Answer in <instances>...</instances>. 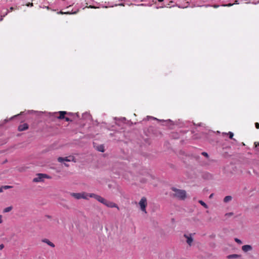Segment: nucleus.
Segmentation results:
<instances>
[{
	"label": "nucleus",
	"instance_id": "nucleus-1",
	"mask_svg": "<svg viewBox=\"0 0 259 259\" xmlns=\"http://www.w3.org/2000/svg\"><path fill=\"white\" fill-rule=\"evenodd\" d=\"M90 197L94 198L95 199H96L98 201L102 203L105 206H106L110 208H113L115 207L117 208L118 209H119V207H118L117 205L115 204V203L108 201L105 198H103L100 195H97L94 193H92L90 194Z\"/></svg>",
	"mask_w": 259,
	"mask_h": 259
},
{
	"label": "nucleus",
	"instance_id": "nucleus-2",
	"mask_svg": "<svg viewBox=\"0 0 259 259\" xmlns=\"http://www.w3.org/2000/svg\"><path fill=\"white\" fill-rule=\"evenodd\" d=\"M171 190L175 192L173 196L180 199L184 200L186 197V192L185 190L178 189L175 187H172Z\"/></svg>",
	"mask_w": 259,
	"mask_h": 259
},
{
	"label": "nucleus",
	"instance_id": "nucleus-3",
	"mask_svg": "<svg viewBox=\"0 0 259 259\" xmlns=\"http://www.w3.org/2000/svg\"><path fill=\"white\" fill-rule=\"evenodd\" d=\"M49 178V176L47 174H37V177L33 179V182L35 183L42 182L43 181L44 179Z\"/></svg>",
	"mask_w": 259,
	"mask_h": 259
},
{
	"label": "nucleus",
	"instance_id": "nucleus-4",
	"mask_svg": "<svg viewBox=\"0 0 259 259\" xmlns=\"http://www.w3.org/2000/svg\"><path fill=\"white\" fill-rule=\"evenodd\" d=\"M139 205L140 206L141 210L146 213V207L147 206V199L145 197H143L140 200L139 203Z\"/></svg>",
	"mask_w": 259,
	"mask_h": 259
},
{
	"label": "nucleus",
	"instance_id": "nucleus-5",
	"mask_svg": "<svg viewBox=\"0 0 259 259\" xmlns=\"http://www.w3.org/2000/svg\"><path fill=\"white\" fill-rule=\"evenodd\" d=\"M58 113H59L60 115L59 116H57V118L59 119H64L65 115L66 114H68V113L66 111H59V112H54V113H51V114L52 115V116L56 117L55 115L56 114H57ZM68 114L72 115V113H68Z\"/></svg>",
	"mask_w": 259,
	"mask_h": 259
},
{
	"label": "nucleus",
	"instance_id": "nucleus-6",
	"mask_svg": "<svg viewBox=\"0 0 259 259\" xmlns=\"http://www.w3.org/2000/svg\"><path fill=\"white\" fill-rule=\"evenodd\" d=\"M24 113H25V111L21 112L20 114L12 116L9 119H5L4 121H3L2 122H0V125L1 126H3L6 123H7L8 121H9V120H11V119H12L13 118H16V117L19 116L21 115H23Z\"/></svg>",
	"mask_w": 259,
	"mask_h": 259
},
{
	"label": "nucleus",
	"instance_id": "nucleus-7",
	"mask_svg": "<svg viewBox=\"0 0 259 259\" xmlns=\"http://www.w3.org/2000/svg\"><path fill=\"white\" fill-rule=\"evenodd\" d=\"M73 159V157L72 156L66 157L64 158L62 157H59L58 158V161L60 162H63L64 161L69 162V161H72Z\"/></svg>",
	"mask_w": 259,
	"mask_h": 259
},
{
	"label": "nucleus",
	"instance_id": "nucleus-8",
	"mask_svg": "<svg viewBox=\"0 0 259 259\" xmlns=\"http://www.w3.org/2000/svg\"><path fill=\"white\" fill-rule=\"evenodd\" d=\"M234 4H239L238 0H235V2L234 3H230L228 4H222V5H221V6H223V7H231V6H233ZM220 6V5H214L212 7L213 8H218Z\"/></svg>",
	"mask_w": 259,
	"mask_h": 259
},
{
	"label": "nucleus",
	"instance_id": "nucleus-9",
	"mask_svg": "<svg viewBox=\"0 0 259 259\" xmlns=\"http://www.w3.org/2000/svg\"><path fill=\"white\" fill-rule=\"evenodd\" d=\"M28 128V125L27 123H24L19 125L18 130L19 131H24Z\"/></svg>",
	"mask_w": 259,
	"mask_h": 259
},
{
	"label": "nucleus",
	"instance_id": "nucleus-10",
	"mask_svg": "<svg viewBox=\"0 0 259 259\" xmlns=\"http://www.w3.org/2000/svg\"><path fill=\"white\" fill-rule=\"evenodd\" d=\"M239 2H245L246 3H252L253 4H257L259 3V0H238Z\"/></svg>",
	"mask_w": 259,
	"mask_h": 259
},
{
	"label": "nucleus",
	"instance_id": "nucleus-11",
	"mask_svg": "<svg viewBox=\"0 0 259 259\" xmlns=\"http://www.w3.org/2000/svg\"><path fill=\"white\" fill-rule=\"evenodd\" d=\"M184 237L187 238V243L189 245H191V244L193 241V239L191 235V234L190 235H186V234H184Z\"/></svg>",
	"mask_w": 259,
	"mask_h": 259
},
{
	"label": "nucleus",
	"instance_id": "nucleus-12",
	"mask_svg": "<svg viewBox=\"0 0 259 259\" xmlns=\"http://www.w3.org/2000/svg\"><path fill=\"white\" fill-rule=\"evenodd\" d=\"M252 246L250 245H244L242 247V249L244 252H247L252 250Z\"/></svg>",
	"mask_w": 259,
	"mask_h": 259
},
{
	"label": "nucleus",
	"instance_id": "nucleus-13",
	"mask_svg": "<svg viewBox=\"0 0 259 259\" xmlns=\"http://www.w3.org/2000/svg\"><path fill=\"white\" fill-rule=\"evenodd\" d=\"M146 119L149 120V119H153L154 120H157L158 121H163V122H171L172 121L170 120V119H167L166 120H160V119H158L155 117H152V116H147V117H146Z\"/></svg>",
	"mask_w": 259,
	"mask_h": 259
},
{
	"label": "nucleus",
	"instance_id": "nucleus-14",
	"mask_svg": "<svg viewBox=\"0 0 259 259\" xmlns=\"http://www.w3.org/2000/svg\"><path fill=\"white\" fill-rule=\"evenodd\" d=\"M71 195L77 199H79L82 197L81 193H72L71 194Z\"/></svg>",
	"mask_w": 259,
	"mask_h": 259
},
{
	"label": "nucleus",
	"instance_id": "nucleus-15",
	"mask_svg": "<svg viewBox=\"0 0 259 259\" xmlns=\"http://www.w3.org/2000/svg\"><path fill=\"white\" fill-rule=\"evenodd\" d=\"M42 241L43 242H45V243H47L49 246H51L52 247H55L54 244L53 243H52V242H51L49 240H48L47 239H44Z\"/></svg>",
	"mask_w": 259,
	"mask_h": 259
},
{
	"label": "nucleus",
	"instance_id": "nucleus-16",
	"mask_svg": "<svg viewBox=\"0 0 259 259\" xmlns=\"http://www.w3.org/2000/svg\"><path fill=\"white\" fill-rule=\"evenodd\" d=\"M241 256L237 254H233L228 255L227 258L229 259L237 258L240 257Z\"/></svg>",
	"mask_w": 259,
	"mask_h": 259
},
{
	"label": "nucleus",
	"instance_id": "nucleus-17",
	"mask_svg": "<svg viewBox=\"0 0 259 259\" xmlns=\"http://www.w3.org/2000/svg\"><path fill=\"white\" fill-rule=\"evenodd\" d=\"M98 4L99 5L98 7L90 6L89 8H93V9H97V8H99L100 7L105 8H107L108 7V6H104L103 5H101V4Z\"/></svg>",
	"mask_w": 259,
	"mask_h": 259
},
{
	"label": "nucleus",
	"instance_id": "nucleus-18",
	"mask_svg": "<svg viewBox=\"0 0 259 259\" xmlns=\"http://www.w3.org/2000/svg\"><path fill=\"white\" fill-rule=\"evenodd\" d=\"M232 196H227L225 197V198H224V202L225 203H227V202H229L230 201H231L232 200Z\"/></svg>",
	"mask_w": 259,
	"mask_h": 259
},
{
	"label": "nucleus",
	"instance_id": "nucleus-19",
	"mask_svg": "<svg viewBox=\"0 0 259 259\" xmlns=\"http://www.w3.org/2000/svg\"><path fill=\"white\" fill-rule=\"evenodd\" d=\"M97 149L98 150V151L102 152H103L105 151L104 146L102 145L98 146Z\"/></svg>",
	"mask_w": 259,
	"mask_h": 259
},
{
	"label": "nucleus",
	"instance_id": "nucleus-20",
	"mask_svg": "<svg viewBox=\"0 0 259 259\" xmlns=\"http://www.w3.org/2000/svg\"><path fill=\"white\" fill-rule=\"evenodd\" d=\"M91 193H81V198L87 199L88 198V197H90V194Z\"/></svg>",
	"mask_w": 259,
	"mask_h": 259
},
{
	"label": "nucleus",
	"instance_id": "nucleus-21",
	"mask_svg": "<svg viewBox=\"0 0 259 259\" xmlns=\"http://www.w3.org/2000/svg\"><path fill=\"white\" fill-rule=\"evenodd\" d=\"M91 117V115L88 113L86 112L82 114V117L83 118H90Z\"/></svg>",
	"mask_w": 259,
	"mask_h": 259
},
{
	"label": "nucleus",
	"instance_id": "nucleus-22",
	"mask_svg": "<svg viewBox=\"0 0 259 259\" xmlns=\"http://www.w3.org/2000/svg\"><path fill=\"white\" fill-rule=\"evenodd\" d=\"M12 208H13L12 206L7 207L4 209L3 212L5 213L8 212L10 211L12 209Z\"/></svg>",
	"mask_w": 259,
	"mask_h": 259
},
{
	"label": "nucleus",
	"instance_id": "nucleus-23",
	"mask_svg": "<svg viewBox=\"0 0 259 259\" xmlns=\"http://www.w3.org/2000/svg\"><path fill=\"white\" fill-rule=\"evenodd\" d=\"M198 202L201 205L204 206L205 208H207L208 207L207 205L202 200H199Z\"/></svg>",
	"mask_w": 259,
	"mask_h": 259
},
{
	"label": "nucleus",
	"instance_id": "nucleus-24",
	"mask_svg": "<svg viewBox=\"0 0 259 259\" xmlns=\"http://www.w3.org/2000/svg\"><path fill=\"white\" fill-rule=\"evenodd\" d=\"M228 134L229 136V138L230 139H233V140H235L233 138V136H234V134L232 132H229Z\"/></svg>",
	"mask_w": 259,
	"mask_h": 259
},
{
	"label": "nucleus",
	"instance_id": "nucleus-25",
	"mask_svg": "<svg viewBox=\"0 0 259 259\" xmlns=\"http://www.w3.org/2000/svg\"><path fill=\"white\" fill-rule=\"evenodd\" d=\"M27 112L29 113H37V114L42 113V112L38 113L37 111H34V110H28L27 111Z\"/></svg>",
	"mask_w": 259,
	"mask_h": 259
},
{
	"label": "nucleus",
	"instance_id": "nucleus-26",
	"mask_svg": "<svg viewBox=\"0 0 259 259\" xmlns=\"http://www.w3.org/2000/svg\"><path fill=\"white\" fill-rule=\"evenodd\" d=\"M235 242H236L237 243H238L239 244H241L242 243V241L238 238H235Z\"/></svg>",
	"mask_w": 259,
	"mask_h": 259
},
{
	"label": "nucleus",
	"instance_id": "nucleus-27",
	"mask_svg": "<svg viewBox=\"0 0 259 259\" xmlns=\"http://www.w3.org/2000/svg\"><path fill=\"white\" fill-rule=\"evenodd\" d=\"M2 188H3V189H8L9 188H12V186H4L3 187H2Z\"/></svg>",
	"mask_w": 259,
	"mask_h": 259
},
{
	"label": "nucleus",
	"instance_id": "nucleus-28",
	"mask_svg": "<svg viewBox=\"0 0 259 259\" xmlns=\"http://www.w3.org/2000/svg\"><path fill=\"white\" fill-rule=\"evenodd\" d=\"M59 14H71V13H69V12H63L62 11H60L58 13ZM76 13V12H72L71 13V14H75Z\"/></svg>",
	"mask_w": 259,
	"mask_h": 259
},
{
	"label": "nucleus",
	"instance_id": "nucleus-29",
	"mask_svg": "<svg viewBox=\"0 0 259 259\" xmlns=\"http://www.w3.org/2000/svg\"><path fill=\"white\" fill-rule=\"evenodd\" d=\"M74 4V2H73L72 1H70V2H67V4L69 5V6H71V5H73Z\"/></svg>",
	"mask_w": 259,
	"mask_h": 259
},
{
	"label": "nucleus",
	"instance_id": "nucleus-30",
	"mask_svg": "<svg viewBox=\"0 0 259 259\" xmlns=\"http://www.w3.org/2000/svg\"><path fill=\"white\" fill-rule=\"evenodd\" d=\"M64 119L65 120V121H72L71 119H70L69 117H65Z\"/></svg>",
	"mask_w": 259,
	"mask_h": 259
},
{
	"label": "nucleus",
	"instance_id": "nucleus-31",
	"mask_svg": "<svg viewBox=\"0 0 259 259\" xmlns=\"http://www.w3.org/2000/svg\"><path fill=\"white\" fill-rule=\"evenodd\" d=\"M201 154H202V155H203L204 156H206V157H208V154L206 152H202Z\"/></svg>",
	"mask_w": 259,
	"mask_h": 259
},
{
	"label": "nucleus",
	"instance_id": "nucleus-32",
	"mask_svg": "<svg viewBox=\"0 0 259 259\" xmlns=\"http://www.w3.org/2000/svg\"><path fill=\"white\" fill-rule=\"evenodd\" d=\"M255 126L257 129H259V123L258 122H255Z\"/></svg>",
	"mask_w": 259,
	"mask_h": 259
},
{
	"label": "nucleus",
	"instance_id": "nucleus-33",
	"mask_svg": "<svg viewBox=\"0 0 259 259\" xmlns=\"http://www.w3.org/2000/svg\"><path fill=\"white\" fill-rule=\"evenodd\" d=\"M126 120L125 117L121 118L120 119H118V120H121L122 122H124V121Z\"/></svg>",
	"mask_w": 259,
	"mask_h": 259
},
{
	"label": "nucleus",
	"instance_id": "nucleus-34",
	"mask_svg": "<svg viewBox=\"0 0 259 259\" xmlns=\"http://www.w3.org/2000/svg\"><path fill=\"white\" fill-rule=\"evenodd\" d=\"M9 13V11L8 10H7V12L4 14V15H2L4 17H5L6 15H8V14Z\"/></svg>",
	"mask_w": 259,
	"mask_h": 259
},
{
	"label": "nucleus",
	"instance_id": "nucleus-35",
	"mask_svg": "<svg viewBox=\"0 0 259 259\" xmlns=\"http://www.w3.org/2000/svg\"><path fill=\"white\" fill-rule=\"evenodd\" d=\"M114 119L116 120L115 123L117 125H120L118 121H117V118L116 117L114 118Z\"/></svg>",
	"mask_w": 259,
	"mask_h": 259
},
{
	"label": "nucleus",
	"instance_id": "nucleus-36",
	"mask_svg": "<svg viewBox=\"0 0 259 259\" xmlns=\"http://www.w3.org/2000/svg\"><path fill=\"white\" fill-rule=\"evenodd\" d=\"M4 245L3 244H0V250H2L4 248Z\"/></svg>",
	"mask_w": 259,
	"mask_h": 259
},
{
	"label": "nucleus",
	"instance_id": "nucleus-37",
	"mask_svg": "<svg viewBox=\"0 0 259 259\" xmlns=\"http://www.w3.org/2000/svg\"><path fill=\"white\" fill-rule=\"evenodd\" d=\"M14 8L13 7H11L10 8V10H8L9 11V12H10V11H12L13 10H14Z\"/></svg>",
	"mask_w": 259,
	"mask_h": 259
},
{
	"label": "nucleus",
	"instance_id": "nucleus-38",
	"mask_svg": "<svg viewBox=\"0 0 259 259\" xmlns=\"http://www.w3.org/2000/svg\"><path fill=\"white\" fill-rule=\"evenodd\" d=\"M3 18H4V16L2 15H1V18H0V21H3Z\"/></svg>",
	"mask_w": 259,
	"mask_h": 259
},
{
	"label": "nucleus",
	"instance_id": "nucleus-39",
	"mask_svg": "<svg viewBox=\"0 0 259 259\" xmlns=\"http://www.w3.org/2000/svg\"><path fill=\"white\" fill-rule=\"evenodd\" d=\"M3 222V220H2V216L1 215H0V224H1Z\"/></svg>",
	"mask_w": 259,
	"mask_h": 259
},
{
	"label": "nucleus",
	"instance_id": "nucleus-40",
	"mask_svg": "<svg viewBox=\"0 0 259 259\" xmlns=\"http://www.w3.org/2000/svg\"><path fill=\"white\" fill-rule=\"evenodd\" d=\"M114 6H124V5H123V4H115Z\"/></svg>",
	"mask_w": 259,
	"mask_h": 259
},
{
	"label": "nucleus",
	"instance_id": "nucleus-41",
	"mask_svg": "<svg viewBox=\"0 0 259 259\" xmlns=\"http://www.w3.org/2000/svg\"><path fill=\"white\" fill-rule=\"evenodd\" d=\"M32 5H33L32 3H29L27 5V6L28 7L32 6Z\"/></svg>",
	"mask_w": 259,
	"mask_h": 259
},
{
	"label": "nucleus",
	"instance_id": "nucleus-42",
	"mask_svg": "<svg viewBox=\"0 0 259 259\" xmlns=\"http://www.w3.org/2000/svg\"><path fill=\"white\" fill-rule=\"evenodd\" d=\"M208 134H210V135L214 134V132H212V131H209L208 132Z\"/></svg>",
	"mask_w": 259,
	"mask_h": 259
},
{
	"label": "nucleus",
	"instance_id": "nucleus-43",
	"mask_svg": "<svg viewBox=\"0 0 259 259\" xmlns=\"http://www.w3.org/2000/svg\"><path fill=\"white\" fill-rule=\"evenodd\" d=\"M188 6H186L185 7H181L180 6H179V8H187Z\"/></svg>",
	"mask_w": 259,
	"mask_h": 259
},
{
	"label": "nucleus",
	"instance_id": "nucleus-44",
	"mask_svg": "<svg viewBox=\"0 0 259 259\" xmlns=\"http://www.w3.org/2000/svg\"><path fill=\"white\" fill-rule=\"evenodd\" d=\"M3 192V188L0 187V192Z\"/></svg>",
	"mask_w": 259,
	"mask_h": 259
},
{
	"label": "nucleus",
	"instance_id": "nucleus-45",
	"mask_svg": "<svg viewBox=\"0 0 259 259\" xmlns=\"http://www.w3.org/2000/svg\"><path fill=\"white\" fill-rule=\"evenodd\" d=\"M213 196V194H211L209 196V198H211Z\"/></svg>",
	"mask_w": 259,
	"mask_h": 259
},
{
	"label": "nucleus",
	"instance_id": "nucleus-46",
	"mask_svg": "<svg viewBox=\"0 0 259 259\" xmlns=\"http://www.w3.org/2000/svg\"><path fill=\"white\" fill-rule=\"evenodd\" d=\"M64 165L66 166H68V165L67 164H66V163H64Z\"/></svg>",
	"mask_w": 259,
	"mask_h": 259
},
{
	"label": "nucleus",
	"instance_id": "nucleus-47",
	"mask_svg": "<svg viewBox=\"0 0 259 259\" xmlns=\"http://www.w3.org/2000/svg\"><path fill=\"white\" fill-rule=\"evenodd\" d=\"M159 2H163L164 0H158Z\"/></svg>",
	"mask_w": 259,
	"mask_h": 259
}]
</instances>
